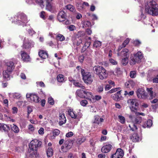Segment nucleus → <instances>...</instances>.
<instances>
[{
  "instance_id": "e433bc0d",
  "label": "nucleus",
  "mask_w": 158,
  "mask_h": 158,
  "mask_svg": "<svg viewBox=\"0 0 158 158\" xmlns=\"http://www.w3.org/2000/svg\"><path fill=\"white\" fill-rule=\"evenodd\" d=\"M142 120V118L141 117L137 116L135 117L134 121V123L138 124L141 123Z\"/></svg>"
},
{
  "instance_id": "58836bf2",
  "label": "nucleus",
  "mask_w": 158,
  "mask_h": 158,
  "mask_svg": "<svg viewBox=\"0 0 158 158\" xmlns=\"http://www.w3.org/2000/svg\"><path fill=\"white\" fill-rule=\"evenodd\" d=\"M129 57L121 58V63L123 65H126L128 63Z\"/></svg>"
},
{
  "instance_id": "de8ad7c7",
  "label": "nucleus",
  "mask_w": 158,
  "mask_h": 158,
  "mask_svg": "<svg viewBox=\"0 0 158 158\" xmlns=\"http://www.w3.org/2000/svg\"><path fill=\"white\" fill-rule=\"evenodd\" d=\"M83 26L85 27H91V24L90 22L88 21H84L83 23Z\"/></svg>"
},
{
  "instance_id": "338daca9",
  "label": "nucleus",
  "mask_w": 158,
  "mask_h": 158,
  "mask_svg": "<svg viewBox=\"0 0 158 158\" xmlns=\"http://www.w3.org/2000/svg\"><path fill=\"white\" fill-rule=\"evenodd\" d=\"M13 96L14 98H19L21 97L20 94L17 93H15L14 94Z\"/></svg>"
},
{
  "instance_id": "72a5a7b5",
  "label": "nucleus",
  "mask_w": 158,
  "mask_h": 158,
  "mask_svg": "<svg viewBox=\"0 0 158 158\" xmlns=\"http://www.w3.org/2000/svg\"><path fill=\"white\" fill-rule=\"evenodd\" d=\"M131 139L133 142H138L139 140V137L137 134H134L131 137Z\"/></svg>"
},
{
  "instance_id": "0eeeda50",
  "label": "nucleus",
  "mask_w": 158,
  "mask_h": 158,
  "mask_svg": "<svg viewBox=\"0 0 158 158\" xmlns=\"http://www.w3.org/2000/svg\"><path fill=\"white\" fill-rule=\"evenodd\" d=\"M27 21V18L26 15L23 13H20L17 16L15 23L19 25L23 26L25 25Z\"/></svg>"
},
{
  "instance_id": "13d9d810",
  "label": "nucleus",
  "mask_w": 158,
  "mask_h": 158,
  "mask_svg": "<svg viewBox=\"0 0 158 158\" xmlns=\"http://www.w3.org/2000/svg\"><path fill=\"white\" fill-rule=\"evenodd\" d=\"M80 104L81 106H85L88 104V102L85 100H84L81 101Z\"/></svg>"
},
{
  "instance_id": "4c0bfd02",
  "label": "nucleus",
  "mask_w": 158,
  "mask_h": 158,
  "mask_svg": "<svg viewBox=\"0 0 158 158\" xmlns=\"http://www.w3.org/2000/svg\"><path fill=\"white\" fill-rule=\"evenodd\" d=\"M85 98L86 99L88 100H91L90 98L92 97V93L90 92H88L87 90H85Z\"/></svg>"
},
{
  "instance_id": "a18cd8bd",
  "label": "nucleus",
  "mask_w": 158,
  "mask_h": 158,
  "mask_svg": "<svg viewBox=\"0 0 158 158\" xmlns=\"http://www.w3.org/2000/svg\"><path fill=\"white\" fill-rule=\"evenodd\" d=\"M85 140L86 139L84 137L80 138L77 140V143L78 144L80 145L82 143L84 142Z\"/></svg>"
},
{
  "instance_id": "bf43d9fd",
  "label": "nucleus",
  "mask_w": 158,
  "mask_h": 158,
  "mask_svg": "<svg viewBox=\"0 0 158 158\" xmlns=\"http://www.w3.org/2000/svg\"><path fill=\"white\" fill-rule=\"evenodd\" d=\"M36 3L39 4L41 7H43L44 6L43 5V0H35Z\"/></svg>"
},
{
  "instance_id": "20e7f679",
  "label": "nucleus",
  "mask_w": 158,
  "mask_h": 158,
  "mask_svg": "<svg viewBox=\"0 0 158 158\" xmlns=\"http://www.w3.org/2000/svg\"><path fill=\"white\" fill-rule=\"evenodd\" d=\"M143 56V53L139 51L136 53L131 54L130 58L129 63L130 65H133L136 63L140 62Z\"/></svg>"
},
{
  "instance_id": "864d4df0",
  "label": "nucleus",
  "mask_w": 158,
  "mask_h": 158,
  "mask_svg": "<svg viewBox=\"0 0 158 158\" xmlns=\"http://www.w3.org/2000/svg\"><path fill=\"white\" fill-rule=\"evenodd\" d=\"M46 12L44 11H42L41 12L40 16L41 18L44 20L46 19L45 17Z\"/></svg>"
},
{
  "instance_id": "69168bd1",
  "label": "nucleus",
  "mask_w": 158,
  "mask_h": 158,
  "mask_svg": "<svg viewBox=\"0 0 158 158\" xmlns=\"http://www.w3.org/2000/svg\"><path fill=\"white\" fill-rule=\"evenodd\" d=\"M115 73L117 75L121 74L122 73V72L121 71L120 68H116L115 69Z\"/></svg>"
},
{
  "instance_id": "dca6fc26",
  "label": "nucleus",
  "mask_w": 158,
  "mask_h": 158,
  "mask_svg": "<svg viewBox=\"0 0 158 158\" xmlns=\"http://www.w3.org/2000/svg\"><path fill=\"white\" fill-rule=\"evenodd\" d=\"M122 90H120L118 91L114 95H111V97L113 99L116 101H119L123 99V97L121 95V92Z\"/></svg>"
},
{
  "instance_id": "09e8293b",
  "label": "nucleus",
  "mask_w": 158,
  "mask_h": 158,
  "mask_svg": "<svg viewBox=\"0 0 158 158\" xmlns=\"http://www.w3.org/2000/svg\"><path fill=\"white\" fill-rule=\"evenodd\" d=\"M134 123L132 124L131 126V125H129V127L131 128V130L133 131H135L137 129V126Z\"/></svg>"
},
{
  "instance_id": "f704fd0d",
  "label": "nucleus",
  "mask_w": 158,
  "mask_h": 158,
  "mask_svg": "<svg viewBox=\"0 0 158 158\" xmlns=\"http://www.w3.org/2000/svg\"><path fill=\"white\" fill-rule=\"evenodd\" d=\"M56 39L58 41H62L65 40V37L63 35L60 34H58L56 37Z\"/></svg>"
},
{
  "instance_id": "3c124183",
  "label": "nucleus",
  "mask_w": 158,
  "mask_h": 158,
  "mask_svg": "<svg viewBox=\"0 0 158 158\" xmlns=\"http://www.w3.org/2000/svg\"><path fill=\"white\" fill-rule=\"evenodd\" d=\"M129 39L128 38H127L124 40L122 44L121 45L122 46V47L125 48L126 46L128 44L129 42Z\"/></svg>"
},
{
  "instance_id": "b1692460",
  "label": "nucleus",
  "mask_w": 158,
  "mask_h": 158,
  "mask_svg": "<svg viewBox=\"0 0 158 158\" xmlns=\"http://www.w3.org/2000/svg\"><path fill=\"white\" fill-rule=\"evenodd\" d=\"M76 94L77 96L81 98H85V90H83L81 89H78L76 91Z\"/></svg>"
},
{
  "instance_id": "1a4fd4ad",
  "label": "nucleus",
  "mask_w": 158,
  "mask_h": 158,
  "mask_svg": "<svg viewBox=\"0 0 158 158\" xmlns=\"http://www.w3.org/2000/svg\"><path fill=\"white\" fill-rule=\"evenodd\" d=\"M79 112H77L76 113L75 111H73V109L69 108L68 110V114L73 118H76L78 120H80V119L81 118L82 116V113L81 112V110H79Z\"/></svg>"
},
{
  "instance_id": "6ab92c4d",
  "label": "nucleus",
  "mask_w": 158,
  "mask_h": 158,
  "mask_svg": "<svg viewBox=\"0 0 158 158\" xmlns=\"http://www.w3.org/2000/svg\"><path fill=\"white\" fill-rule=\"evenodd\" d=\"M66 16L65 12L63 10H61L59 12L57 15V19L60 22H62L65 20Z\"/></svg>"
},
{
  "instance_id": "6e6552de",
  "label": "nucleus",
  "mask_w": 158,
  "mask_h": 158,
  "mask_svg": "<svg viewBox=\"0 0 158 158\" xmlns=\"http://www.w3.org/2000/svg\"><path fill=\"white\" fill-rule=\"evenodd\" d=\"M42 144L41 142L37 139H35L30 142L29 145V149L28 151L31 152L32 150H37L38 147H40Z\"/></svg>"
},
{
  "instance_id": "e2e57ef3",
  "label": "nucleus",
  "mask_w": 158,
  "mask_h": 158,
  "mask_svg": "<svg viewBox=\"0 0 158 158\" xmlns=\"http://www.w3.org/2000/svg\"><path fill=\"white\" fill-rule=\"evenodd\" d=\"M103 85L99 86L98 88L97 91L99 93H101L102 92L103 90Z\"/></svg>"
},
{
  "instance_id": "a878e982",
  "label": "nucleus",
  "mask_w": 158,
  "mask_h": 158,
  "mask_svg": "<svg viewBox=\"0 0 158 158\" xmlns=\"http://www.w3.org/2000/svg\"><path fill=\"white\" fill-rule=\"evenodd\" d=\"M152 125V120L148 119V121L145 122L142 125V127L144 128L146 127H150Z\"/></svg>"
},
{
  "instance_id": "7c9ffc66",
  "label": "nucleus",
  "mask_w": 158,
  "mask_h": 158,
  "mask_svg": "<svg viewBox=\"0 0 158 158\" xmlns=\"http://www.w3.org/2000/svg\"><path fill=\"white\" fill-rule=\"evenodd\" d=\"M11 130L14 131L15 133H17L19 132V127L16 125L13 124L10 125Z\"/></svg>"
},
{
  "instance_id": "412c9836",
  "label": "nucleus",
  "mask_w": 158,
  "mask_h": 158,
  "mask_svg": "<svg viewBox=\"0 0 158 158\" xmlns=\"http://www.w3.org/2000/svg\"><path fill=\"white\" fill-rule=\"evenodd\" d=\"M21 55L22 57V59L24 61H29L30 59V56L27 54L25 52L21 51Z\"/></svg>"
},
{
  "instance_id": "a211bd4d",
  "label": "nucleus",
  "mask_w": 158,
  "mask_h": 158,
  "mask_svg": "<svg viewBox=\"0 0 158 158\" xmlns=\"http://www.w3.org/2000/svg\"><path fill=\"white\" fill-rule=\"evenodd\" d=\"M118 56H120L121 58L129 57V50L127 48L123 49L121 52L117 54Z\"/></svg>"
},
{
  "instance_id": "ea45409f",
  "label": "nucleus",
  "mask_w": 158,
  "mask_h": 158,
  "mask_svg": "<svg viewBox=\"0 0 158 158\" xmlns=\"http://www.w3.org/2000/svg\"><path fill=\"white\" fill-rule=\"evenodd\" d=\"M64 79V76L62 74H59L57 77V80L59 82H62Z\"/></svg>"
},
{
  "instance_id": "423d86ee",
  "label": "nucleus",
  "mask_w": 158,
  "mask_h": 158,
  "mask_svg": "<svg viewBox=\"0 0 158 158\" xmlns=\"http://www.w3.org/2000/svg\"><path fill=\"white\" fill-rule=\"evenodd\" d=\"M81 73L84 82L87 84H91L93 81V77L92 76L91 73L85 72L84 69H81Z\"/></svg>"
},
{
  "instance_id": "4d7b16f0",
  "label": "nucleus",
  "mask_w": 158,
  "mask_h": 158,
  "mask_svg": "<svg viewBox=\"0 0 158 158\" xmlns=\"http://www.w3.org/2000/svg\"><path fill=\"white\" fill-rule=\"evenodd\" d=\"M48 102L49 104L51 105H53L54 104V100L52 97H50L48 98Z\"/></svg>"
},
{
  "instance_id": "f03ea898",
  "label": "nucleus",
  "mask_w": 158,
  "mask_h": 158,
  "mask_svg": "<svg viewBox=\"0 0 158 158\" xmlns=\"http://www.w3.org/2000/svg\"><path fill=\"white\" fill-rule=\"evenodd\" d=\"M93 70L100 80L106 79L108 76L106 70L102 66L95 65L93 68Z\"/></svg>"
},
{
  "instance_id": "79ce46f5",
  "label": "nucleus",
  "mask_w": 158,
  "mask_h": 158,
  "mask_svg": "<svg viewBox=\"0 0 158 158\" xmlns=\"http://www.w3.org/2000/svg\"><path fill=\"white\" fill-rule=\"evenodd\" d=\"M66 9L69 10L70 11L73 12L75 9L74 7L71 4H69L66 5L65 7Z\"/></svg>"
},
{
  "instance_id": "ddd939ff",
  "label": "nucleus",
  "mask_w": 158,
  "mask_h": 158,
  "mask_svg": "<svg viewBox=\"0 0 158 158\" xmlns=\"http://www.w3.org/2000/svg\"><path fill=\"white\" fill-rule=\"evenodd\" d=\"M124 154L123 151L120 148H118L116 152L112 154L111 158H122Z\"/></svg>"
},
{
  "instance_id": "cd10ccee",
  "label": "nucleus",
  "mask_w": 158,
  "mask_h": 158,
  "mask_svg": "<svg viewBox=\"0 0 158 158\" xmlns=\"http://www.w3.org/2000/svg\"><path fill=\"white\" fill-rule=\"evenodd\" d=\"M31 102L38 103L40 101V98L37 95L33 94L31 96Z\"/></svg>"
},
{
  "instance_id": "603ef678",
  "label": "nucleus",
  "mask_w": 158,
  "mask_h": 158,
  "mask_svg": "<svg viewBox=\"0 0 158 158\" xmlns=\"http://www.w3.org/2000/svg\"><path fill=\"white\" fill-rule=\"evenodd\" d=\"M121 89L120 87H118L114 89H113L110 90H109L108 92V93L111 94L113 93H114L116 92L119 90Z\"/></svg>"
},
{
  "instance_id": "393cba45",
  "label": "nucleus",
  "mask_w": 158,
  "mask_h": 158,
  "mask_svg": "<svg viewBox=\"0 0 158 158\" xmlns=\"http://www.w3.org/2000/svg\"><path fill=\"white\" fill-rule=\"evenodd\" d=\"M10 129L9 126L5 124L0 123V130L8 132Z\"/></svg>"
},
{
  "instance_id": "4468645a",
  "label": "nucleus",
  "mask_w": 158,
  "mask_h": 158,
  "mask_svg": "<svg viewBox=\"0 0 158 158\" xmlns=\"http://www.w3.org/2000/svg\"><path fill=\"white\" fill-rule=\"evenodd\" d=\"M58 124L60 126H62L66 123V119L64 113H59L58 114Z\"/></svg>"
},
{
  "instance_id": "c756f323",
  "label": "nucleus",
  "mask_w": 158,
  "mask_h": 158,
  "mask_svg": "<svg viewBox=\"0 0 158 158\" xmlns=\"http://www.w3.org/2000/svg\"><path fill=\"white\" fill-rule=\"evenodd\" d=\"M135 83L132 80H129L125 83V85L127 88H130V87H133L135 85Z\"/></svg>"
},
{
  "instance_id": "4be33fe9",
  "label": "nucleus",
  "mask_w": 158,
  "mask_h": 158,
  "mask_svg": "<svg viewBox=\"0 0 158 158\" xmlns=\"http://www.w3.org/2000/svg\"><path fill=\"white\" fill-rule=\"evenodd\" d=\"M39 56L42 58L45 59L48 57V54L47 51L41 50L39 52Z\"/></svg>"
},
{
  "instance_id": "c03bdc74",
  "label": "nucleus",
  "mask_w": 158,
  "mask_h": 158,
  "mask_svg": "<svg viewBox=\"0 0 158 158\" xmlns=\"http://www.w3.org/2000/svg\"><path fill=\"white\" fill-rule=\"evenodd\" d=\"M47 3L46 5V9L48 10L51 11H52V6L51 4L49 2H47Z\"/></svg>"
},
{
  "instance_id": "6e6d98bb",
  "label": "nucleus",
  "mask_w": 158,
  "mask_h": 158,
  "mask_svg": "<svg viewBox=\"0 0 158 158\" xmlns=\"http://www.w3.org/2000/svg\"><path fill=\"white\" fill-rule=\"evenodd\" d=\"M35 127L32 124H29L28 126V129L31 131H33L35 130Z\"/></svg>"
},
{
  "instance_id": "9d476101",
  "label": "nucleus",
  "mask_w": 158,
  "mask_h": 158,
  "mask_svg": "<svg viewBox=\"0 0 158 158\" xmlns=\"http://www.w3.org/2000/svg\"><path fill=\"white\" fill-rule=\"evenodd\" d=\"M73 144V140L69 139L66 140L61 147V151L63 152H67L71 148Z\"/></svg>"
},
{
  "instance_id": "f8f14e48",
  "label": "nucleus",
  "mask_w": 158,
  "mask_h": 158,
  "mask_svg": "<svg viewBox=\"0 0 158 158\" xmlns=\"http://www.w3.org/2000/svg\"><path fill=\"white\" fill-rule=\"evenodd\" d=\"M137 96L138 98L145 99L147 97V94L143 88H139L136 91Z\"/></svg>"
},
{
  "instance_id": "5fc2aeb1",
  "label": "nucleus",
  "mask_w": 158,
  "mask_h": 158,
  "mask_svg": "<svg viewBox=\"0 0 158 158\" xmlns=\"http://www.w3.org/2000/svg\"><path fill=\"white\" fill-rule=\"evenodd\" d=\"M141 42L140 41L138 40H134L133 42V44L135 46H139L141 44Z\"/></svg>"
},
{
  "instance_id": "2eb2a0df",
  "label": "nucleus",
  "mask_w": 158,
  "mask_h": 158,
  "mask_svg": "<svg viewBox=\"0 0 158 158\" xmlns=\"http://www.w3.org/2000/svg\"><path fill=\"white\" fill-rule=\"evenodd\" d=\"M136 101H137V99H129L127 101V103L130 106L131 110L135 112H136L137 110V108L134 106V104Z\"/></svg>"
},
{
  "instance_id": "49530a36",
  "label": "nucleus",
  "mask_w": 158,
  "mask_h": 158,
  "mask_svg": "<svg viewBox=\"0 0 158 158\" xmlns=\"http://www.w3.org/2000/svg\"><path fill=\"white\" fill-rule=\"evenodd\" d=\"M94 120L93 122V123H96L98 124H99V119H100V116L97 115L94 116Z\"/></svg>"
},
{
  "instance_id": "c9c22d12",
  "label": "nucleus",
  "mask_w": 158,
  "mask_h": 158,
  "mask_svg": "<svg viewBox=\"0 0 158 158\" xmlns=\"http://www.w3.org/2000/svg\"><path fill=\"white\" fill-rule=\"evenodd\" d=\"M152 89L153 88L152 87L149 88H147V90L148 91V93L150 95V99H152L154 97V96L153 95V91H152Z\"/></svg>"
},
{
  "instance_id": "f3484780",
  "label": "nucleus",
  "mask_w": 158,
  "mask_h": 158,
  "mask_svg": "<svg viewBox=\"0 0 158 158\" xmlns=\"http://www.w3.org/2000/svg\"><path fill=\"white\" fill-rule=\"evenodd\" d=\"M112 148V146L111 144H106L102 147L101 152L103 153H107L110 152Z\"/></svg>"
},
{
  "instance_id": "7ed1b4c3",
  "label": "nucleus",
  "mask_w": 158,
  "mask_h": 158,
  "mask_svg": "<svg viewBox=\"0 0 158 158\" xmlns=\"http://www.w3.org/2000/svg\"><path fill=\"white\" fill-rule=\"evenodd\" d=\"M7 69L5 71H3V76L6 81H8L10 79L12 71L15 68L14 63L12 61L6 63Z\"/></svg>"
},
{
  "instance_id": "bb28decb",
  "label": "nucleus",
  "mask_w": 158,
  "mask_h": 158,
  "mask_svg": "<svg viewBox=\"0 0 158 158\" xmlns=\"http://www.w3.org/2000/svg\"><path fill=\"white\" fill-rule=\"evenodd\" d=\"M46 152L48 158L52 156L53 155V149L50 147L46 148Z\"/></svg>"
},
{
  "instance_id": "774afa93",
  "label": "nucleus",
  "mask_w": 158,
  "mask_h": 158,
  "mask_svg": "<svg viewBox=\"0 0 158 158\" xmlns=\"http://www.w3.org/2000/svg\"><path fill=\"white\" fill-rule=\"evenodd\" d=\"M91 42L90 41H86L84 44V46L88 48L90 45Z\"/></svg>"
},
{
  "instance_id": "5701e85b",
  "label": "nucleus",
  "mask_w": 158,
  "mask_h": 158,
  "mask_svg": "<svg viewBox=\"0 0 158 158\" xmlns=\"http://www.w3.org/2000/svg\"><path fill=\"white\" fill-rule=\"evenodd\" d=\"M28 152L30 154L29 158H37L39 157V154L37 152V150H32L31 152L28 151Z\"/></svg>"
},
{
  "instance_id": "0e129e2a",
  "label": "nucleus",
  "mask_w": 158,
  "mask_h": 158,
  "mask_svg": "<svg viewBox=\"0 0 158 158\" xmlns=\"http://www.w3.org/2000/svg\"><path fill=\"white\" fill-rule=\"evenodd\" d=\"M77 35L78 36H83L85 35V32L83 31H79L78 32Z\"/></svg>"
},
{
  "instance_id": "f257e3e1",
  "label": "nucleus",
  "mask_w": 158,
  "mask_h": 158,
  "mask_svg": "<svg viewBox=\"0 0 158 158\" xmlns=\"http://www.w3.org/2000/svg\"><path fill=\"white\" fill-rule=\"evenodd\" d=\"M145 12L146 14L152 16L158 15V5L154 0H145Z\"/></svg>"
},
{
  "instance_id": "39448f33",
  "label": "nucleus",
  "mask_w": 158,
  "mask_h": 158,
  "mask_svg": "<svg viewBox=\"0 0 158 158\" xmlns=\"http://www.w3.org/2000/svg\"><path fill=\"white\" fill-rule=\"evenodd\" d=\"M143 56V53L139 51L136 53L131 54L130 58L129 63L130 65H133L136 63L140 62Z\"/></svg>"
},
{
  "instance_id": "37998d69",
  "label": "nucleus",
  "mask_w": 158,
  "mask_h": 158,
  "mask_svg": "<svg viewBox=\"0 0 158 158\" xmlns=\"http://www.w3.org/2000/svg\"><path fill=\"white\" fill-rule=\"evenodd\" d=\"M119 122L122 124H124L126 122L125 117L119 115L118 116Z\"/></svg>"
},
{
  "instance_id": "a19ab883",
  "label": "nucleus",
  "mask_w": 158,
  "mask_h": 158,
  "mask_svg": "<svg viewBox=\"0 0 158 158\" xmlns=\"http://www.w3.org/2000/svg\"><path fill=\"white\" fill-rule=\"evenodd\" d=\"M102 45L101 42L98 40L95 41L93 44V47L97 48L100 47Z\"/></svg>"
},
{
  "instance_id": "052dcab7",
  "label": "nucleus",
  "mask_w": 158,
  "mask_h": 158,
  "mask_svg": "<svg viewBox=\"0 0 158 158\" xmlns=\"http://www.w3.org/2000/svg\"><path fill=\"white\" fill-rule=\"evenodd\" d=\"M68 28L69 31H72L76 29V27L74 25H71L68 27Z\"/></svg>"
},
{
  "instance_id": "aec40b11",
  "label": "nucleus",
  "mask_w": 158,
  "mask_h": 158,
  "mask_svg": "<svg viewBox=\"0 0 158 158\" xmlns=\"http://www.w3.org/2000/svg\"><path fill=\"white\" fill-rule=\"evenodd\" d=\"M72 40L73 42V45H76L79 46L82 42V40L79 38H77L75 37H72Z\"/></svg>"
},
{
  "instance_id": "680f3d73",
  "label": "nucleus",
  "mask_w": 158,
  "mask_h": 158,
  "mask_svg": "<svg viewBox=\"0 0 158 158\" xmlns=\"http://www.w3.org/2000/svg\"><path fill=\"white\" fill-rule=\"evenodd\" d=\"M110 62L113 65H116L118 64L117 62L112 58L109 59Z\"/></svg>"
},
{
  "instance_id": "8fccbe9b",
  "label": "nucleus",
  "mask_w": 158,
  "mask_h": 158,
  "mask_svg": "<svg viewBox=\"0 0 158 158\" xmlns=\"http://www.w3.org/2000/svg\"><path fill=\"white\" fill-rule=\"evenodd\" d=\"M130 76L131 78H135L136 76V72L135 71H131L130 73Z\"/></svg>"
},
{
  "instance_id": "473e14b6",
  "label": "nucleus",
  "mask_w": 158,
  "mask_h": 158,
  "mask_svg": "<svg viewBox=\"0 0 158 158\" xmlns=\"http://www.w3.org/2000/svg\"><path fill=\"white\" fill-rule=\"evenodd\" d=\"M73 85H74L76 87L79 88H81L82 89H85V86H83L80 83L77 81H76L75 82H73Z\"/></svg>"
},
{
  "instance_id": "9b49d317",
  "label": "nucleus",
  "mask_w": 158,
  "mask_h": 158,
  "mask_svg": "<svg viewBox=\"0 0 158 158\" xmlns=\"http://www.w3.org/2000/svg\"><path fill=\"white\" fill-rule=\"evenodd\" d=\"M34 45V43L33 41L28 39H26L25 38L22 47L23 49H28L33 47Z\"/></svg>"
},
{
  "instance_id": "2f4dec72",
  "label": "nucleus",
  "mask_w": 158,
  "mask_h": 158,
  "mask_svg": "<svg viewBox=\"0 0 158 158\" xmlns=\"http://www.w3.org/2000/svg\"><path fill=\"white\" fill-rule=\"evenodd\" d=\"M85 5L86 6H89V3L86 2H84L83 3L80 2H77L76 4V6L77 7L80 6L81 8H84V5Z\"/></svg>"
},
{
  "instance_id": "c85d7f7f",
  "label": "nucleus",
  "mask_w": 158,
  "mask_h": 158,
  "mask_svg": "<svg viewBox=\"0 0 158 158\" xmlns=\"http://www.w3.org/2000/svg\"><path fill=\"white\" fill-rule=\"evenodd\" d=\"M52 132L53 135L50 136V137L51 139H53L60 134V131L58 129H55L52 131Z\"/></svg>"
}]
</instances>
